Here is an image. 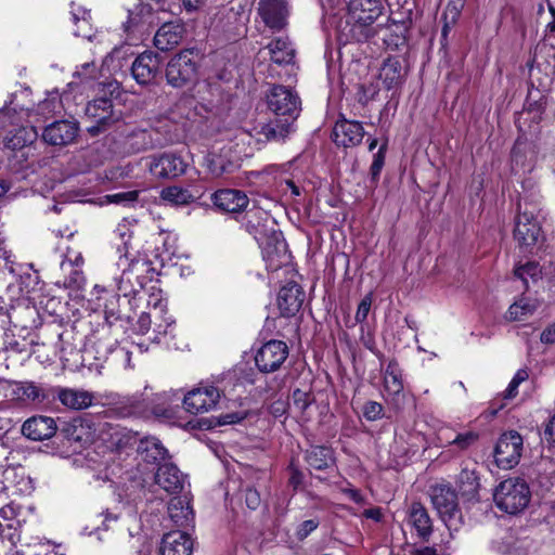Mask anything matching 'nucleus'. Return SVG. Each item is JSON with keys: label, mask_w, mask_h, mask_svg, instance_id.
<instances>
[{"label": "nucleus", "mask_w": 555, "mask_h": 555, "mask_svg": "<svg viewBox=\"0 0 555 555\" xmlns=\"http://www.w3.org/2000/svg\"><path fill=\"white\" fill-rule=\"evenodd\" d=\"M383 0H348L347 24L350 36L357 41H366L377 34L375 22L384 12Z\"/></svg>", "instance_id": "nucleus-1"}, {"label": "nucleus", "mask_w": 555, "mask_h": 555, "mask_svg": "<svg viewBox=\"0 0 555 555\" xmlns=\"http://www.w3.org/2000/svg\"><path fill=\"white\" fill-rule=\"evenodd\" d=\"M530 489L520 478H508L500 482L493 493L496 506L508 514L524 511L530 501Z\"/></svg>", "instance_id": "nucleus-2"}, {"label": "nucleus", "mask_w": 555, "mask_h": 555, "mask_svg": "<svg viewBox=\"0 0 555 555\" xmlns=\"http://www.w3.org/2000/svg\"><path fill=\"white\" fill-rule=\"evenodd\" d=\"M430 498L435 509L448 529L459 530L462 525V513L454 490L446 485H437L431 488Z\"/></svg>", "instance_id": "nucleus-3"}, {"label": "nucleus", "mask_w": 555, "mask_h": 555, "mask_svg": "<svg viewBox=\"0 0 555 555\" xmlns=\"http://www.w3.org/2000/svg\"><path fill=\"white\" fill-rule=\"evenodd\" d=\"M196 56L194 50L185 49L171 57L166 68L167 82L175 88L192 83L197 75Z\"/></svg>", "instance_id": "nucleus-4"}, {"label": "nucleus", "mask_w": 555, "mask_h": 555, "mask_svg": "<svg viewBox=\"0 0 555 555\" xmlns=\"http://www.w3.org/2000/svg\"><path fill=\"white\" fill-rule=\"evenodd\" d=\"M268 107L278 117L295 121L300 113V99L296 92L284 86H273L267 94Z\"/></svg>", "instance_id": "nucleus-5"}, {"label": "nucleus", "mask_w": 555, "mask_h": 555, "mask_svg": "<svg viewBox=\"0 0 555 555\" xmlns=\"http://www.w3.org/2000/svg\"><path fill=\"white\" fill-rule=\"evenodd\" d=\"M524 440L516 430H509L501 435L494 448V461L498 467L511 469L515 467L521 457Z\"/></svg>", "instance_id": "nucleus-6"}, {"label": "nucleus", "mask_w": 555, "mask_h": 555, "mask_svg": "<svg viewBox=\"0 0 555 555\" xmlns=\"http://www.w3.org/2000/svg\"><path fill=\"white\" fill-rule=\"evenodd\" d=\"M220 390L212 385H201L190 390L183 398L186 412L197 415L215 410L220 401Z\"/></svg>", "instance_id": "nucleus-7"}, {"label": "nucleus", "mask_w": 555, "mask_h": 555, "mask_svg": "<svg viewBox=\"0 0 555 555\" xmlns=\"http://www.w3.org/2000/svg\"><path fill=\"white\" fill-rule=\"evenodd\" d=\"M288 357V347L282 340H270L263 344L255 356V363L261 373L278 371Z\"/></svg>", "instance_id": "nucleus-8"}, {"label": "nucleus", "mask_w": 555, "mask_h": 555, "mask_svg": "<svg viewBox=\"0 0 555 555\" xmlns=\"http://www.w3.org/2000/svg\"><path fill=\"white\" fill-rule=\"evenodd\" d=\"M514 238L519 247L532 249L543 238L540 223L531 212L518 214L514 228Z\"/></svg>", "instance_id": "nucleus-9"}, {"label": "nucleus", "mask_w": 555, "mask_h": 555, "mask_svg": "<svg viewBox=\"0 0 555 555\" xmlns=\"http://www.w3.org/2000/svg\"><path fill=\"white\" fill-rule=\"evenodd\" d=\"M49 404L59 400L63 406L74 411L85 410L92 405L94 396L85 389L69 387H50Z\"/></svg>", "instance_id": "nucleus-10"}, {"label": "nucleus", "mask_w": 555, "mask_h": 555, "mask_svg": "<svg viewBox=\"0 0 555 555\" xmlns=\"http://www.w3.org/2000/svg\"><path fill=\"white\" fill-rule=\"evenodd\" d=\"M150 410V402L143 393L130 396H115L112 399L109 411L117 417H141Z\"/></svg>", "instance_id": "nucleus-11"}, {"label": "nucleus", "mask_w": 555, "mask_h": 555, "mask_svg": "<svg viewBox=\"0 0 555 555\" xmlns=\"http://www.w3.org/2000/svg\"><path fill=\"white\" fill-rule=\"evenodd\" d=\"M186 170V164L181 156L173 153H163L153 156L150 163V171L160 179H175Z\"/></svg>", "instance_id": "nucleus-12"}, {"label": "nucleus", "mask_w": 555, "mask_h": 555, "mask_svg": "<svg viewBox=\"0 0 555 555\" xmlns=\"http://www.w3.org/2000/svg\"><path fill=\"white\" fill-rule=\"evenodd\" d=\"M211 202L221 211L240 214L248 209L249 198L245 192L235 189L218 190L211 195Z\"/></svg>", "instance_id": "nucleus-13"}, {"label": "nucleus", "mask_w": 555, "mask_h": 555, "mask_svg": "<svg viewBox=\"0 0 555 555\" xmlns=\"http://www.w3.org/2000/svg\"><path fill=\"white\" fill-rule=\"evenodd\" d=\"M263 23L274 30L282 29L287 22V0H260L258 7Z\"/></svg>", "instance_id": "nucleus-14"}, {"label": "nucleus", "mask_w": 555, "mask_h": 555, "mask_svg": "<svg viewBox=\"0 0 555 555\" xmlns=\"http://www.w3.org/2000/svg\"><path fill=\"white\" fill-rule=\"evenodd\" d=\"M48 393H50V387H41L34 382H15L11 397L20 403L49 405Z\"/></svg>", "instance_id": "nucleus-15"}, {"label": "nucleus", "mask_w": 555, "mask_h": 555, "mask_svg": "<svg viewBox=\"0 0 555 555\" xmlns=\"http://www.w3.org/2000/svg\"><path fill=\"white\" fill-rule=\"evenodd\" d=\"M305 300V292L295 282L284 285L278 294V307L283 317H294L301 308Z\"/></svg>", "instance_id": "nucleus-16"}, {"label": "nucleus", "mask_w": 555, "mask_h": 555, "mask_svg": "<svg viewBox=\"0 0 555 555\" xmlns=\"http://www.w3.org/2000/svg\"><path fill=\"white\" fill-rule=\"evenodd\" d=\"M364 129L361 122L352 120H338L333 129V140L344 147L356 146L362 142Z\"/></svg>", "instance_id": "nucleus-17"}, {"label": "nucleus", "mask_w": 555, "mask_h": 555, "mask_svg": "<svg viewBox=\"0 0 555 555\" xmlns=\"http://www.w3.org/2000/svg\"><path fill=\"white\" fill-rule=\"evenodd\" d=\"M159 59L153 52L146 51L137 56L132 63L131 73L140 85L152 82L159 70Z\"/></svg>", "instance_id": "nucleus-18"}, {"label": "nucleus", "mask_w": 555, "mask_h": 555, "mask_svg": "<svg viewBox=\"0 0 555 555\" xmlns=\"http://www.w3.org/2000/svg\"><path fill=\"white\" fill-rule=\"evenodd\" d=\"M77 133L78 126L76 122L59 120L44 128L42 139L51 145H66L75 140Z\"/></svg>", "instance_id": "nucleus-19"}, {"label": "nucleus", "mask_w": 555, "mask_h": 555, "mask_svg": "<svg viewBox=\"0 0 555 555\" xmlns=\"http://www.w3.org/2000/svg\"><path fill=\"white\" fill-rule=\"evenodd\" d=\"M160 555H191L193 540L186 532L175 530L164 534L159 547Z\"/></svg>", "instance_id": "nucleus-20"}, {"label": "nucleus", "mask_w": 555, "mask_h": 555, "mask_svg": "<svg viewBox=\"0 0 555 555\" xmlns=\"http://www.w3.org/2000/svg\"><path fill=\"white\" fill-rule=\"evenodd\" d=\"M294 122L291 119L275 116L274 119L256 128L258 140L283 142L294 131Z\"/></svg>", "instance_id": "nucleus-21"}, {"label": "nucleus", "mask_w": 555, "mask_h": 555, "mask_svg": "<svg viewBox=\"0 0 555 555\" xmlns=\"http://www.w3.org/2000/svg\"><path fill=\"white\" fill-rule=\"evenodd\" d=\"M56 431V425L52 417L34 416L22 426V433L28 439L40 441L51 438Z\"/></svg>", "instance_id": "nucleus-22"}, {"label": "nucleus", "mask_w": 555, "mask_h": 555, "mask_svg": "<svg viewBox=\"0 0 555 555\" xmlns=\"http://www.w3.org/2000/svg\"><path fill=\"white\" fill-rule=\"evenodd\" d=\"M408 525L415 529L417 535L427 541L433 532V522L427 509L420 502H413L408 509Z\"/></svg>", "instance_id": "nucleus-23"}, {"label": "nucleus", "mask_w": 555, "mask_h": 555, "mask_svg": "<svg viewBox=\"0 0 555 555\" xmlns=\"http://www.w3.org/2000/svg\"><path fill=\"white\" fill-rule=\"evenodd\" d=\"M185 29L179 23H165L154 36V46L160 51H168L180 43Z\"/></svg>", "instance_id": "nucleus-24"}, {"label": "nucleus", "mask_w": 555, "mask_h": 555, "mask_svg": "<svg viewBox=\"0 0 555 555\" xmlns=\"http://www.w3.org/2000/svg\"><path fill=\"white\" fill-rule=\"evenodd\" d=\"M155 482L168 493H178L183 488V476L172 463L158 466Z\"/></svg>", "instance_id": "nucleus-25"}, {"label": "nucleus", "mask_w": 555, "mask_h": 555, "mask_svg": "<svg viewBox=\"0 0 555 555\" xmlns=\"http://www.w3.org/2000/svg\"><path fill=\"white\" fill-rule=\"evenodd\" d=\"M269 218V214L262 209L250 208L246 210L245 229L261 245L263 244V238L269 234V230L267 228Z\"/></svg>", "instance_id": "nucleus-26"}, {"label": "nucleus", "mask_w": 555, "mask_h": 555, "mask_svg": "<svg viewBox=\"0 0 555 555\" xmlns=\"http://www.w3.org/2000/svg\"><path fill=\"white\" fill-rule=\"evenodd\" d=\"M153 131L146 129H135L128 133L122 142L124 152L127 154H138L154 147Z\"/></svg>", "instance_id": "nucleus-27"}, {"label": "nucleus", "mask_w": 555, "mask_h": 555, "mask_svg": "<svg viewBox=\"0 0 555 555\" xmlns=\"http://www.w3.org/2000/svg\"><path fill=\"white\" fill-rule=\"evenodd\" d=\"M138 452L146 463L162 465V462L168 457V450L156 437H146L141 439Z\"/></svg>", "instance_id": "nucleus-28"}, {"label": "nucleus", "mask_w": 555, "mask_h": 555, "mask_svg": "<svg viewBox=\"0 0 555 555\" xmlns=\"http://www.w3.org/2000/svg\"><path fill=\"white\" fill-rule=\"evenodd\" d=\"M404 76L405 73L399 59L388 57L384 61L379 70V79L386 89L390 90L400 86Z\"/></svg>", "instance_id": "nucleus-29"}, {"label": "nucleus", "mask_w": 555, "mask_h": 555, "mask_svg": "<svg viewBox=\"0 0 555 555\" xmlns=\"http://www.w3.org/2000/svg\"><path fill=\"white\" fill-rule=\"evenodd\" d=\"M86 114L100 126H107L116 120L113 115V103L108 98H98L89 102Z\"/></svg>", "instance_id": "nucleus-30"}, {"label": "nucleus", "mask_w": 555, "mask_h": 555, "mask_svg": "<svg viewBox=\"0 0 555 555\" xmlns=\"http://www.w3.org/2000/svg\"><path fill=\"white\" fill-rule=\"evenodd\" d=\"M168 515L178 527H188L193 522V511L184 499L172 498L168 504Z\"/></svg>", "instance_id": "nucleus-31"}, {"label": "nucleus", "mask_w": 555, "mask_h": 555, "mask_svg": "<svg viewBox=\"0 0 555 555\" xmlns=\"http://www.w3.org/2000/svg\"><path fill=\"white\" fill-rule=\"evenodd\" d=\"M279 235L280 234L273 231V240L275 242L274 246L271 247L268 244L262 248V255L267 262V268L271 271L280 269L286 259V243L283 240H280Z\"/></svg>", "instance_id": "nucleus-32"}, {"label": "nucleus", "mask_w": 555, "mask_h": 555, "mask_svg": "<svg viewBox=\"0 0 555 555\" xmlns=\"http://www.w3.org/2000/svg\"><path fill=\"white\" fill-rule=\"evenodd\" d=\"M267 48L272 62L279 65L292 63L295 56V50L286 39L279 38L273 40Z\"/></svg>", "instance_id": "nucleus-33"}, {"label": "nucleus", "mask_w": 555, "mask_h": 555, "mask_svg": "<svg viewBox=\"0 0 555 555\" xmlns=\"http://www.w3.org/2000/svg\"><path fill=\"white\" fill-rule=\"evenodd\" d=\"M306 461L311 468L324 470L333 464V452L326 447H311L306 452Z\"/></svg>", "instance_id": "nucleus-34"}, {"label": "nucleus", "mask_w": 555, "mask_h": 555, "mask_svg": "<svg viewBox=\"0 0 555 555\" xmlns=\"http://www.w3.org/2000/svg\"><path fill=\"white\" fill-rule=\"evenodd\" d=\"M159 198L172 206H185L195 201L189 189L170 185L160 191Z\"/></svg>", "instance_id": "nucleus-35"}, {"label": "nucleus", "mask_w": 555, "mask_h": 555, "mask_svg": "<svg viewBox=\"0 0 555 555\" xmlns=\"http://www.w3.org/2000/svg\"><path fill=\"white\" fill-rule=\"evenodd\" d=\"M457 487L463 496L474 499L479 490V478L476 472L463 468L457 477Z\"/></svg>", "instance_id": "nucleus-36"}, {"label": "nucleus", "mask_w": 555, "mask_h": 555, "mask_svg": "<svg viewBox=\"0 0 555 555\" xmlns=\"http://www.w3.org/2000/svg\"><path fill=\"white\" fill-rule=\"evenodd\" d=\"M38 132L35 127H22L7 140V146L12 150H21L37 140Z\"/></svg>", "instance_id": "nucleus-37"}, {"label": "nucleus", "mask_w": 555, "mask_h": 555, "mask_svg": "<svg viewBox=\"0 0 555 555\" xmlns=\"http://www.w3.org/2000/svg\"><path fill=\"white\" fill-rule=\"evenodd\" d=\"M115 235L119 237L122 243V249L118 246V251L120 253V258L125 257L128 259V248H129V240L132 236V232L130 231L129 223L122 221L118 223L116 230L114 231Z\"/></svg>", "instance_id": "nucleus-38"}, {"label": "nucleus", "mask_w": 555, "mask_h": 555, "mask_svg": "<svg viewBox=\"0 0 555 555\" xmlns=\"http://www.w3.org/2000/svg\"><path fill=\"white\" fill-rule=\"evenodd\" d=\"M132 275L133 268L124 270L121 273V276L118 282V292L121 293L124 296L135 295L139 292V288H137L131 283Z\"/></svg>", "instance_id": "nucleus-39"}, {"label": "nucleus", "mask_w": 555, "mask_h": 555, "mask_svg": "<svg viewBox=\"0 0 555 555\" xmlns=\"http://www.w3.org/2000/svg\"><path fill=\"white\" fill-rule=\"evenodd\" d=\"M384 386L385 390L389 395H399L403 389V385L399 376L393 371H389V369H387L385 374Z\"/></svg>", "instance_id": "nucleus-40"}, {"label": "nucleus", "mask_w": 555, "mask_h": 555, "mask_svg": "<svg viewBox=\"0 0 555 555\" xmlns=\"http://www.w3.org/2000/svg\"><path fill=\"white\" fill-rule=\"evenodd\" d=\"M478 439V434L474 431H466L457 434L452 440L449 441L451 446L456 447L459 450H466Z\"/></svg>", "instance_id": "nucleus-41"}, {"label": "nucleus", "mask_w": 555, "mask_h": 555, "mask_svg": "<svg viewBox=\"0 0 555 555\" xmlns=\"http://www.w3.org/2000/svg\"><path fill=\"white\" fill-rule=\"evenodd\" d=\"M230 163H225L221 157L212 155L207 158V168L214 177H220L229 171Z\"/></svg>", "instance_id": "nucleus-42"}, {"label": "nucleus", "mask_w": 555, "mask_h": 555, "mask_svg": "<svg viewBox=\"0 0 555 555\" xmlns=\"http://www.w3.org/2000/svg\"><path fill=\"white\" fill-rule=\"evenodd\" d=\"M528 378L526 370H518L504 391L505 399H512L517 395L518 386Z\"/></svg>", "instance_id": "nucleus-43"}, {"label": "nucleus", "mask_w": 555, "mask_h": 555, "mask_svg": "<svg viewBox=\"0 0 555 555\" xmlns=\"http://www.w3.org/2000/svg\"><path fill=\"white\" fill-rule=\"evenodd\" d=\"M88 17H89V13H87L86 11L82 12V17L81 18L78 16L77 13H73V21H74V23H76V24L80 23L81 24V25L78 26L77 30H75V35L76 36L82 37V38H87V39H91L90 24H89Z\"/></svg>", "instance_id": "nucleus-44"}, {"label": "nucleus", "mask_w": 555, "mask_h": 555, "mask_svg": "<svg viewBox=\"0 0 555 555\" xmlns=\"http://www.w3.org/2000/svg\"><path fill=\"white\" fill-rule=\"evenodd\" d=\"M294 408L304 413L311 403V396L300 389H296L292 396Z\"/></svg>", "instance_id": "nucleus-45"}, {"label": "nucleus", "mask_w": 555, "mask_h": 555, "mask_svg": "<svg viewBox=\"0 0 555 555\" xmlns=\"http://www.w3.org/2000/svg\"><path fill=\"white\" fill-rule=\"evenodd\" d=\"M68 276L65 279L64 284L70 288H81L85 284V276L79 268L67 269Z\"/></svg>", "instance_id": "nucleus-46"}, {"label": "nucleus", "mask_w": 555, "mask_h": 555, "mask_svg": "<svg viewBox=\"0 0 555 555\" xmlns=\"http://www.w3.org/2000/svg\"><path fill=\"white\" fill-rule=\"evenodd\" d=\"M384 408L376 401H369L363 408V415L367 421H377L383 416Z\"/></svg>", "instance_id": "nucleus-47"}, {"label": "nucleus", "mask_w": 555, "mask_h": 555, "mask_svg": "<svg viewBox=\"0 0 555 555\" xmlns=\"http://www.w3.org/2000/svg\"><path fill=\"white\" fill-rule=\"evenodd\" d=\"M540 274L539 266L534 262H527L515 269V275L527 282V276L537 278Z\"/></svg>", "instance_id": "nucleus-48"}, {"label": "nucleus", "mask_w": 555, "mask_h": 555, "mask_svg": "<svg viewBox=\"0 0 555 555\" xmlns=\"http://www.w3.org/2000/svg\"><path fill=\"white\" fill-rule=\"evenodd\" d=\"M530 312V306L528 304H524L522 300L513 304L507 311V315L509 320H522L524 317Z\"/></svg>", "instance_id": "nucleus-49"}, {"label": "nucleus", "mask_w": 555, "mask_h": 555, "mask_svg": "<svg viewBox=\"0 0 555 555\" xmlns=\"http://www.w3.org/2000/svg\"><path fill=\"white\" fill-rule=\"evenodd\" d=\"M371 306H372V295L367 294L363 297V299L361 300V302L358 306V310L354 315L357 323H363L366 320L367 314L371 309Z\"/></svg>", "instance_id": "nucleus-50"}, {"label": "nucleus", "mask_w": 555, "mask_h": 555, "mask_svg": "<svg viewBox=\"0 0 555 555\" xmlns=\"http://www.w3.org/2000/svg\"><path fill=\"white\" fill-rule=\"evenodd\" d=\"M319 520L317 519H309L302 521L297 530H296V537L298 540H305L312 531H314L319 527Z\"/></svg>", "instance_id": "nucleus-51"}, {"label": "nucleus", "mask_w": 555, "mask_h": 555, "mask_svg": "<svg viewBox=\"0 0 555 555\" xmlns=\"http://www.w3.org/2000/svg\"><path fill=\"white\" fill-rule=\"evenodd\" d=\"M385 149V145L380 146L379 151L374 155V159L370 168L373 179L378 178L384 166Z\"/></svg>", "instance_id": "nucleus-52"}, {"label": "nucleus", "mask_w": 555, "mask_h": 555, "mask_svg": "<svg viewBox=\"0 0 555 555\" xmlns=\"http://www.w3.org/2000/svg\"><path fill=\"white\" fill-rule=\"evenodd\" d=\"M289 472H291L289 480H288L289 486L293 487L294 490H297L304 483V479H305L304 473L298 467H296L293 463H291V465H289Z\"/></svg>", "instance_id": "nucleus-53"}, {"label": "nucleus", "mask_w": 555, "mask_h": 555, "mask_svg": "<svg viewBox=\"0 0 555 555\" xmlns=\"http://www.w3.org/2000/svg\"><path fill=\"white\" fill-rule=\"evenodd\" d=\"M245 502L250 509H256L261 503L260 494L256 489L247 488L245 490Z\"/></svg>", "instance_id": "nucleus-54"}, {"label": "nucleus", "mask_w": 555, "mask_h": 555, "mask_svg": "<svg viewBox=\"0 0 555 555\" xmlns=\"http://www.w3.org/2000/svg\"><path fill=\"white\" fill-rule=\"evenodd\" d=\"M83 263V258L81 254L77 253L72 256L69 253L66 255V259L62 262V270L67 271V269L79 268Z\"/></svg>", "instance_id": "nucleus-55"}, {"label": "nucleus", "mask_w": 555, "mask_h": 555, "mask_svg": "<svg viewBox=\"0 0 555 555\" xmlns=\"http://www.w3.org/2000/svg\"><path fill=\"white\" fill-rule=\"evenodd\" d=\"M544 440L550 444L551 448L555 449V414L545 427Z\"/></svg>", "instance_id": "nucleus-56"}, {"label": "nucleus", "mask_w": 555, "mask_h": 555, "mask_svg": "<svg viewBox=\"0 0 555 555\" xmlns=\"http://www.w3.org/2000/svg\"><path fill=\"white\" fill-rule=\"evenodd\" d=\"M152 324L151 314L147 312H142L138 319V331L141 334L147 333Z\"/></svg>", "instance_id": "nucleus-57"}, {"label": "nucleus", "mask_w": 555, "mask_h": 555, "mask_svg": "<svg viewBox=\"0 0 555 555\" xmlns=\"http://www.w3.org/2000/svg\"><path fill=\"white\" fill-rule=\"evenodd\" d=\"M205 2L206 0H182V7L186 12L193 13L201 9Z\"/></svg>", "instance_id": "nucleus-58"}, {"label": "nucleus", "mask_w": 555, "mask_h": 555, "mask_svg": "<svg viewBox=\"0 0 555 555\" xmlns=\"http://www.w3.org/2000/svg\"><path fill=\"white\" fill-rule=\"evenodd\" d=\"M541 341L544 344L555 343V322L542 332Z\"/></svg>", "instance_id": "nucleus-59"}, {"label": "nucleus", "mask_w": 555, "mask_h": 555, "mask_svg": "<svg viewBox=\"0 0 555 555\" xmlns=\"http://www.w3.org/2000/svg\"><path fill=\"white\" fill-rule=\"evenodd\" d=\"M245 418L244 414L231 413L220 416L221 424H235Z\"/></svg>", "instance_id": "nucleus-60"}, {"label": "nucleus", "mask_w": 555, "mask_h": 555, "mask_svg": "<svg viewBox=\"0 0 555 555\" xmlns=\"http://www.w3.org/2000/svg\"><path fill=\"white\" fill-rule=\"evenodd\" d=\"M344 493H346L348 495V498L353 501L354 503L357 504H360L363 502V496L362 494L360 493L359 490L357 489H353V488H346L343 490Z\"/></svg>", "instance_id": "nucleus-61"}, {"label": "nucleus", "mask_w": 555, "mask_h": 555, "mask_svg": "<svg viewBox=\"0 0 555 555\" xmlns=\"http://www.w3.org/2000/svg\"><path fill=\"white\" fill-rule=\"evenodd\" d=\"M79 77H85V78H93L94 77V66L92 63H85L82 66H81V70H78L76 73Z\"/></svg>", "instance_id": "nucleus-62"}, {"label": "nucleus", "mask_w": 555, "mask_h": 555, "mask_svg": "<svg viewBox=\"0 0 555 555\" xmlns=\"http://www.w3.org/2000/svg\"><path fill=\"white\" fill-rule=\"evenodd\" d=\"M548 11L551 13L552 21L547 23L546 31L548 34H553V33H555V7L551 3H548Z\"/></svg>", "instance_id": "nucleus-63"}, {"label": "nucleus", "mask_w": 555, "mask_h": 555, "mask_svg": "<svg viewBox=\"0 0 555 555\" xmlns=\"http://www.w3.org/2000/svg\"><path fill=\"white\" fill-rule=\"evenodd\" d=\"M364 516L376 521L380 520L382 513L379 508H370L364 511Z\"/></svg>", "instance_id": "nucleus-64"}]
</instances>
